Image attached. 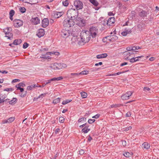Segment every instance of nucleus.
I'll use <instances>...</instances> for the list:
<instances>
[{"instance_id":"nucleus-1","label":"nucleus","mask_w":159,"mask_h":159,"mask_svg":"<svg viewBox=\"0 0 159 159\" xmlns=\"http://www.w3.org/2000/svg\"><path fill=\"white\" fill-rule=\"evenodd\" d=\"M98 30L95 27H92L89 29V31L82 32L80 33L81 41L84 43L88 42L91 38H95L96 37Z\"/></svg>"},{"instance_id":"nucleus-2","label":"nucleus","mask_w":159,"mask_h":159,"mask_svg":"<svg viewBox=\"0 0 159 159\" xmlns=\"http://www.w3.org/2000/svg\"><path fill=\"white\" fill-rule=\"evenodd\" d=\"M78 13V11L75 9L71 8L67 11V16L69 19L73 20L77 17Z\"/></svg>"},{"instance_id":"nucleus-3","label":"nucleus","mask_w":159,"mask_h":159,"mask_svg":"<svg viewBox=\"0 0 159 159\" xmlns=\"http://www.w3.org/2000/svg\"><path fill=\"white\" fill-rule=\"evenodd\" d=\"M63 24L64 26L69 28L74 25L75 21L72 20H71L70 19H66L64 20Z\"/></svg>"},{"instance_id":"nucleus-4","label":"nucleus","mask_w":159,"mask_h":159,"mask_svg":"<svg viewBox=\"0 0 159 159\" xmlns=\"http://www.w3.org/2000/svg\"><path fill=\"white\" fill-rule=\"evenodd\" d=\"M76 25L80 27H83L85 25V20L79 17H77L75 20Z\"/></svg>"},{"instance_id":"nucleus-5","label":"nucleus","mask_w":159,"mask_h":159,"mask_svg":"<svg viewBox=\"0 0 159 159\" xmlns=\"http://www.w3.org/2000/svg\"><path fill=\"white\" fill-rule=\"evenodd\" d=\"M61 35L62 37L64 38L72 36L71 31L66 29L62 30L61 32Z\"/></svg>"},{"instance_id":"nucleus-6","label":"nucleus","mask_w":159,"mask_h":159,"mask_svg":"<svg viewBox=\"0 0 159 159\" xmlns=\"http://www.w3.org/2000/svg\"><path fill=\"white\" fill-rule=\"evenodd\" d=\"M74 5L76 7V10H78L82 9L83 7V4L82 2L78 0H75L74 3Z\"/></svg>"},{"instance_id":"nucleus-7","label":"nucleus","mask_w":159,"mask_h":159,"mask_svg":"<svg viewBox=\"0 0 159 159\" xmlns=\"http://www.w3.org/2000/svg\"><path fill=\"white\" fill-rule=\"evenodd\" d=\"M14 26L15 27H19L22 26L23 25V22L19 19H15L13 21Z\"/></svg>"},{"instance_id":"nucleus-8","label":"nucleus","mask_w":159,"mask_h":159,"mask_svg":"<svg viewBox=\"0 0 159 159\" xmlns=\"http://www.w3.org/2000/svg\"><path fill=\"white\" fill-rule=\"evenodd\" d=\"M132 93L133 92L132 91L127 92L121 96V98L123 100L128 99Z\"/></svg>"},{"instance_id":"nucleus-9","label":"nucleus","mask_w":159,"mask_h":159,"mask_svg":"<svg viewBox=\"0 0 159 159\" xmlns=\"http://www.w3.org/2000/svg\"><path fill=\"white\" fill-rule=\"evenodd\" d=\"M32 23L36 25L40 23V20L38 17L33 16L31 20Z\"/></svg>"},{"instance_id":"nucleus-10","label":"nucleus","mask_w":159,"mask_h":159,"mask_svg":"<svg viewBox=\"0 0 159 159\" xmlns=\"http://www.w3.org/2000/svg\"><path fill=\"white\" fill-rule=\"evenodd\" d=\"M107 39L108 41L114 42L118 39V37L115 35H109L107 36Z\"/></svg>"},{"instance_id":"nucleus-11","label":"nucleus","mask_w":159,"mask_h":159,"mask_svg":"<svg viewBox=\"0 0 159 159\" xmlns=\"http://www.w3.org/2000/svg\"><path fill=\"white\" fill-rule=\"evenodd\" d=\"M45 34L44 30L43 29H39L37 32L36 35L39 37L40 38L44 36Z\"/></svg>"},{"instance_id":"nucleus-12","label":"nucleus","mask_w":159,"mask_h":159,"mask_svg":"<svg viewBox=\"0 0 159 159\" xmlns=\"http://www.w3.org/2000/svg\"><path fill=\"white\" fill-rule=\"evenodd\" d=\"M42 26L44 28L47 27L49 24V21L48 18H44L42 22Z\"/></svg>"},{"instance_id":"nucleus-13","label":"nucleus","mask_w":159,"mask_h":159,"mask_svg":"<svg viewBox=\"0 0 159 159\" xmlns=\"http://www.w3.org/2000/svg\"><path fill=\"white\" fill-rule=\"evenodd\" d=\"M6 97V95L5 94H2L0 95V104L3 105L4 102H6L7 99L3 100Z\"/></svg>"},{"instance_id":"nucleus-14","label":"nucleus","mask_w":159,"mask_h":159,"mask_svg":"<svg viewBox=\"0 0 159 159\" xmlns=\"http://www.w3.org/2000/svg\"><path fill=\"white\" fill-rule=\"evenodd\" d=\"M63 13L64 12L63 11H56L54 13L53 16L55 18H59L61 17L63 14Z\"/></svg>"},{"instance_id":"nucleus-15","label":"nucleus","mask_w":159,"mask_h":159,"mask_svg":"<svg viewBox=\"0 0 159 159\" xmlns=\"http://www.w3.org/2000/svg\"><path fill=\"white\" fill-rule=\"evenodd\" d=\"M115 19L114 17H111L107 20L108 26H110L115 22Z\"/></svg>"},{"instance_id":"nucleus-16","label":"nucleus","mask_w":159,"mask_h":159,"mask_svg":"<svg viewBox=\"0 0 159 159\" xmlns=\"http://www.w3.org/2000/svg\"><path fill=\"white\" fill-rule=\"evenodd\" d=\"M79 75L77 73H71L68 76L70 79H75L79 77Z\"/></svg>"},{"instance_id":"nucleus-17","label":"nucleus","mask_w":159,"mask_h":159,"mask_svg":"<svg viewBox=\"0 0 159 159\" xmlns=\"http://www.w3.org/2000/svg\"><path fill=\"white\" fill-rule=\"evenodd\" d=\"M11 30L12 29L10 27L6 28L3 29V32L6 35H7V34L9 33H11Z\"/></svg>"},{"instance_id":"nucleus-18","label":"nucleus","mask_w":159,"mask_h":159,"mask_svg":"<svg viewBox=\"0 0 159 159\" xmlns=\"http://www.w3.org/2000/svg\"><path fill=\"white\" fill-rule=\"evenodd\" d=\"M107 53H102L99 55H97L96 57L98 59H101L105 58L107 57Z\"/></svg>"},{"instance_id":"nucleus-19","label":"nucleus","mask_w":159,"mask_h":159,"mask_svg":"<svg viewBox=\"0 0 159 159\" xmlns=\"http://www.w3.org/2000/svg\"><path fill=\"white\" fill-rule=\"evenodd\" d=\"M89 127L88 125L85 126L82 129V132L84 134L87 133L90 130V129L88 128Z\"/></svg>"},{"instance_id":"nucleus-20","label":"nucleus","mask_w":159,"mask_h":159,"mask_svg":"<svg viewBox=\"0 0 159 159\" xmlns=\"http://www.w3.org/2000/svg\"><path fill=\"white\" fill-rule=\"evenodd\" d=\"M142 147L143 148H144L145 149H148L149 148L150 146L148 143L144 142L142 144Z\"/></svg>"},{"instance_id":"nucleus-21","label":"nucleus","mask_w":159,"mask_h":159,"mask_svg":"<svg viewBox=\"0 0 159 159\" xmlns=\"http://www.w3.org/2000/svg\"><path fill=\"white\" fill-rule=\"evenodd\" d=\"M22 42V40L19 39H15L13 43V44L16 45L20 44Z\"/></svg>"},{"instance_id":"nucleus-22","label":"nucleus","mask_w":159,"mask_h":159,"mask_svg":"<svg viewBox=\"0 0 159 159\" xmlns=\"http://www.w3.org/2000/svg\"><path fill=\"white\" fill-rule=\"evenodd\" d=\"M131 48L132 51L134 52L135 54L137 52H138V51H135V50L141 48L140 47L135 46H132L131 47Z\"/></svg>"},{"instance_id":"nucleus-23","label":"nucleus","mask_w":159,"mask_h":159,"mask_svg":"<svg viewBox=\"0 0 159 159\" xmlns=\"http://www.w3.org/2000/svg\"><path fill=\"white\" fill-rule=\"evenodd\" d=\"M139 15L141 17L144 18L146 16L147 13L145 11H142L139 13Z\"/></svg>"},{"instance_id":"nucleus-24","label":"nucleus","mask_w":159,"mask_h":159,"mask_svg":"<svg viewBox=\"0 0 159 159\" xmlns=\"http://www.w3.org/2000/svg\"><path fill=\"white\" fill-rule=\"evenodd\" d=\"M55 64L56 66H57V67L58 70L62 69L63 66V65H64V64H62L61 63H55Z\"/></svg>"},{"instance_id":"nucleus-25","label":"nucleus","mask_w":159,"mask_h":159,"mask_svg":"<svg viewBox=\"0 0 159 159\" xmlns=\"http://www.w3.org/2000/svg\"><path fill=\"white\" fill-rule=\"evenodd\" d=\"M59 53L57 52H47V55H51L52 54H54L57 56H58L59 55Z\"/></svg>"},{"instance_id":"nucleus-26","label":"nucleus","mask_w":159,"mask_h":159,"mask_svg":"<svg viewBox=\"0 0 159 159\" xmlns=\"http://www.w3.org/2000/svg\"><path fill=\"white\" fill-rule=\"evenodd\" d=\"M89 2L92 3L93 5L97 7L98 4V3L95 0H89Z\"/></svg>"},{"instance_id":"nucleus-27","label":"nucleus","mask_w":159,"mask_h":159,"mask_svg":"<svg viewBox=\"0 0 159 159\" xmlns=\"http://www.w3.org/2000/svg\"><path fill=\"white\" fill-rule=\"evenodd\" d=\"M63 79V77L62 76H59L57 78H53L51 80H52V81H59L62 80Z\"/></svg>"},{"instance_id":"nucleus-28","label":"nucleus","mask_w":159,"mask_h":159,"mask_svg":"<svg viewBox=\"0 0 159 159\" xmlns=\"http://www.w3.org/2000/svg\"><path fill=\"white\" fill-rule=\"evenodd\" d=\"M5 37H7L8 39L11 40L13 38L12 34V33L8 34L7 35H6Z\"/></svg>"},{"instance_id":"nucleus-29","label":"nucleus","mask_w":159,"mask_h":159,"mask_svg":"<svg viewBox=\"0 0 159 159\" xmlns=\"http://www.w3.org/2000/svg\"><path fill=\"white\" fill-rule=\"evenodd\" d=\"M60 98H57L53 100L52 103L54 104H56L60 102Z\"/></svg>"},{"instance_id":"nucleus-30","label":"nucleus","mask_w":159,"mask_h":159,"mask_svg":"<svg viewBox=\"0 0 159 159\" xmlns=\"http://www.w3.org/2000/svg\"><path fill=\"white\" fill-rule=\"evenodd\" d=\"M124 54L125 55L130 56V55L135 54V53L132 51H130V52H129V51H126L124 52Z\"/></svg>"},{"instance_id":"nucleus-31","label":"nucleus","mask_w":159,"mask_h":159,"mask_svg":"<svg viewBox=\"0 0 159 159\" xmlns=\"http://www.w3.org/2000/svg\"><path fill=\"white\" fill-rule=\"evenodd\" d=\"M16 101L17 99L16 98H14L12 100L9 102V103L11 104H14L16 102Z\"/></svg>"},{"instance_id":"nucleus-32","label":"nucleus","mask_w":159,"mask_h":159,"mask_svg":"<svg viewBox=\"0 0 159 159\" xmlns=\"http://www.w3.org/2000/svg\"><path fill=\"white\" fill-rule=\"evenodd\" d=\"M89 73V71L87 70H84L82 71H81V72L79 73V74L80 75H87Z\"/></svg>"},{"instance_id":"nucleus-33","label":"nucleus","mask_w":159,"mask_h":159,"mask_svg":"<svg viewBox=\"0 0 159 159\" xmlns=\"http://www.w3.org/2000/svg\"><path fill=\"white\" fill-rule=\"evenodd\" d=\"M47 53L45 54H42L40 57V58L45 59L50 58V57L49 56H47Z\"/></svg>"},{"instance_id":"nucleus-34","label":"nucleus","mask_w":159,"mask_h":159,"mask_svg":"<svg viewBox=\"0 0 159 159\" xmlns=\"http://www.w3.org/2000/svg\"><path fill=\"white\" fill-rule=\"evenodd\" d=\"M81 97L83 98H85L87 97V93L84 92H82L80 93Z\"/></svg>"},{"instance_id":"nucleus-35","label":"nucleus","mask_w":159,"mask_h":159,"mask_svg":"<svg viewBox=\"0 0 159 159\" xmlns=\"http://www.w3.org/2000/svg\"><path fill=\"white\" fill-rule=\"evenodd\" d=\"M19 10L20 12L22 13H25L26 11L25 8L23 7H20L19 8Z\"/></svg>"},{"instance_id":"nucleus-36","label":"nucleus","mask_w":159,"mask_h":159,"mask_svg":"<svg viewBox=\"0 0 159 159\" xmlns=\"http://www.w3.org/2000/svg\"><path fill=\"white\" fill-rule=\"evenodd\" d=\"M123 155L125 157H129L131 156V154L128 152H125Z\"/></svg>"},{"instance_id":"nucleus-37","label":"nucleus","mask_w":159,"mask_h":159,"mask_svg":"<svg viewBox=\"0 0 159 159\" xmlns=\"http://www.w3.org/2000/svg\"><path fill=\"white\" fill-rule=\"evenodd\" d=\"M71 101H72V100H69V99L66 100L65 101H63V102H62V104L63 105H65V104H67V103L70 102Z\"/></svg>"},{"instance_id":"nucleus-38","label":"nucleus","mask_w":159,"mask_h":159,"mask_svg":"<svg viewBox=\"0 0 159 159\" xmlns=\"http://www.w3.org/2000/svg\"><path fill=\"white\" fill-rule=\"evenodd\" d=\"M62 4L64 6L67 7L69 4V1L68 0H66L64 2H63Z\"/></svg>"},{"instance_id":"nucleus-39","label":"nucleus","mask_w":159,"mask_h":159,"mask_svg":"<svg viewBox=\"0 0 159 159\" xmlns=\"http://www.w3.org/2000/svg\"><path fill=\"white\" fill-rule=\"evenodd\" d=\"M15 120L14 117H11L8 119V123H10L13 122Z\"/></svg>"},{"instance_id":"nucleus-40","label":"nucleus","mask_w":159,"mask_h":159,"mask_svg":"<svg viewBox=\"0 0 159 159\" xmlns=\"http://www.w3.org/2000/svg\"><path fill=\"white\" fill-rule=\"evenodd\" d=\"M16 87L17 88V90H20V91L21 92H23L24 90V89L23 88L17 86V85H16Z\"/></svg>"},{"instance_id":"nucleus-41","label":"nucleus","mask_w":159,"mask_h":159,"mask_svg":"<svg viewBox=\"0 0 159 159\" xmlns=\"http://www.w3.org/2000/svg\"><path fill=\"white\" fill-rule=\"evenodd\" d=\"M65 119L63 117H60L59 118V121L61 123H63Z\"/></svg>"},{"instance_id":"nucleus-42","label":"nucleus","mask_w":159,"mask_h":159,"mask_svg":"<svg viewBox=\"0 0 159 159\" xmlns=\"http://www.w3.org/2000/svg\"><path fill=\"white\" fill-rule=\"evenodd\" d=\"M15 13V11L13 10H11L9 12V15L13 16Z\"/></svg>"},{"instance_id":"nucleus-43","label":"nucleus","mask_w":159,"mask_h":159,"mask_svg":"<svg viewBox=\"0 0 159 159\" xmlns=\"http://www.w3.org/2000/svg\"><path fill=\"white\" fill-rule=\"evenodd\" d=\"M28 46L29 44L27 43H25L23 45V48H26L28 47Z\"/></svg>"},{"instance_id":"nucleus-44","label":"nucleus","mask_w":159,"mask_h":159,"mask_svg":"<svg viewBox=\"0 0 159 159\" xmlns=\"http://www.w3.org/2000/svg\"><path fill=\"white\" fill-rule=\"evenodd\" d=\"M95 121V119H90L88 121V122L89 124H92Z\"/></svg>"},{"instance_id":"nucleus-45","label":"nucleus","mask_w":159,"mask_h":159,"mask_svg":"<svg viewBox=\"0 0 159 159\" xmlns=\"http://www.w3.org/2000/svg\"><path fill=\"white\" fill-rule=\"evenodd\" d=\"M33 88V85H31L30 86H28L27 88V90H31Z\"/></svg>"},{"instance_id":"nucleus-46","label":"nucleus","mask_w":159,"mask_h":159,"mask_svg":"<svg viewBox=\"0 0 159 159\" xmlns=\"http://www.w3.org/2000/svg\"><path fill=\"white\" fill-rule=\"evenodd\" d=\"M86 120V118H84V117L82 118L79 119V120H78V122H81L82 121H84V120Z\"/></svg>"},{"instance_id":"nucleus-47","label":"nucleus","mask_w":159,"mask_h":159,"mask_svg":"<svg viewBox=\"0 0 159 159\" xmlns=\"http://www.w3.org/2000/svg\"><path fill=\"white\" fill-rule=\"evenodd\" d=\"M132 129V127L130 126H129L128 127H126L123 129L125 131H127L129 129Z\"/></svg>"},{"instance_id":"nucleus-48","label":"nucleus","mask_w":159,"mask_h":159,"mask_svg":"<svg viewBox=\"0 0 159 159\" xmlns=\"http://www.w3.org/2000/svg\"><path fill=\"white\" fill-rule=\"evenodd\" d=\"M107 23V20L106 19H105L104 20V21H103V23H102V24L104 25H108V24Z\"/></svg>"},{"instance_id":"nucleus-49","label":"nucleus","mask_w":159,"mask_h":159,"mask_svg":"<svg viewBox=\"0 0 159 159\" xmlns=\"http://www.w3.org/2000/svg\"><path fill=\"white\" fill-rule=\"evenodd\" d=\"M17 86L19 87H24L25 86V84L23 83H20L19 84L17 85Z\"/></svg>"},{"instance_id":"nucleus-50","label":"nucleus","mask_w":159,"mask_h":159,"mask_svg":"<svg viewBox=\"0 0 159 159\" xmlns=\"http://www.w3.org/2000/svg\"><path fill=\"white\" fill-rule=\"evenodd\" d=\"M13 90V89H12V88H7V89H4V91H11Z\"/></svg>"},{"instance_id":"nucleus-51","label":"nucleus","mask_w":159,"mask_h":159,"mask_svg":"<svg viewBox=\"0 0 159 159\" xmlns=\"http://www.w3.org/2000/svg\"><path fill=\"white\" fill-rule=\"evenodd\" d=\"M122 143V144L123 146H125L126 145V142L124 140H122L121 141Z\"/></svg>"},{"instance_id":"nucleus-52","label":"nucleus","mask_w":159,"mask_h":159,"mask_svg":"<svg viewBox=\"0 0 159 159\" xmlns=\"http://www.w3.org/2000/svg\"><path fill=\"white\" fill-rule=\"evenodd\" d=\"M125 31L126 32H127V34H130L132 32L131 30L130 29H128V30L125 29Z\"/></svg>"},{"instance_id":"nucleus-53","label":"nucleus","mask_w":159,"mask_h":159,"mask_svg":"<svg viewBox=\"0 0 159 159\" xmlns=\"http://www.w3.org/2000/svg\"><path fill=\"white\" fill-rule=\"evenodd\" d=\"M100 116V114H97L95 115V116H93L92 117V118L97 119V118H98Z\"/></svg>"},{"instance_id":"nucleus-54","label":"nucleus","mask_w":159,"mask_h":159,"mask_svg":"<svg viewBox=\"0 0 159 159\" xmlns=\"http://www.w3.org/2000/svg\"><path fill=\"white\" fill-rule=\"evenodd\" d=\"M143 90L145 91H147L150 90V89L148 87H145L143 88Z\"/></svg>"},{"instance_id":"nucleus-55","label":"nucleus","mask_w":159,"mask_h":159,"mask_svg":"<svg viewBox=\"0 0 159 159\" xmlns=\"http://www.w3.org/2000/svg\"><path fill=\"white\" fill-rule=\"evenodd\" d=\"M102 40L104 42H107V41L108 40H107V36L104 37L103 38Z\"/></svg>"},{"instance_id":"nucleus-56","label":"nucleus","mask_w":159,"mask_h":159,"mask_svg":"<svg viewBox=\"0 0 159 159\" xmlns=\"http://www.w3.org/2000/svg\"><path fill=\"white\" fill-rule=\"evenodd\" d=\"M2 124L8 123V120H3L2 121Z\"/></svg>"},{"instance_id":"nucleus-57","label":"nucleus","mask_w":159,"mask_h":159,"mask_svg":"<svg viewBox=\"0 0 159 159\" xmlns=\"http://www.w3.org/2000/svg\"><path fill=\"white\" fill-rule=\"evenodd\" d=\"M84 150H82V149H81L80 151H79V154H80V155H83L84 154Z\"/></svg>"},{"instance_id":"nucleus-58","label":"nucleus","mask_w":159,"mask_h":159,"mask_svg":"<svg viewBox=\"0 0 159 159\" xmlns=\"http://www.w3.org/2000/svg\"><path fill=\"white\" fill-rule=\"evenodd\" d=\"M121 34L123 36H125L127 35V32H126L125 31H123L121 33Z\"/></svg>"},{"instance_id":"nucleus-59","label":"nucleus","mask_w":159,"mask_h":159,"mask_svg":"<svg viewBox=\"0 0 159 159\" xmlns=\"http://www.w3.org/2000/svg\"><path fill=\"white\" fill-rule=\"evenodd\" d=\"M130 61L131 63H134L135 62V60L134 59V57H133L132 58L130 59Z\"/></svg>"},{"instance_id":"nucleus-60","label":"nucleus","mask_w":159,"mask_h":159,"mask_svg":"<svg viewBox=\"0 0 159 159\" xmlns=\"http://www.w3.org/2000/svg\"><path fill=\"white\" fill-rule=\"evenodd\" d=\"M48 67L51 69H54V63L51 64L50 66H49Z\"/></svg>"},{"instance_id":"nucleus-61","label":"nucleus","mask_w":159,"mask_h":159,"mask_svg":"<svg viewBox=\"0 0 159 159\" xmlns=\"http://www.w3.org/2000/svg\"><path fill=\"white\" fill-rule=\"evenodd\" d=\"M102 62H99L98 63H96L95 64V66H98L99 65H102Z\"/></svg>"},{"instance_id":"nucleus-62","label":"nucleus","mask_w":159,"mask_h":159,"mask_svg":"<svg viewBox=\"0 0 159 159\" xmlns=\"http://www.w3.org/2000/svg\"><path fill=\"white\" fill-rule=\"evenodd\" d=\"M126 49L128 51H132L131 47H128Z\"/></svg>"},{"instance_id":"nucleus-63","label":"nucleus","mask_w":159,"mask_h":159,"mask_svg":"<svg viewBox=\"0 0 159 159\" xmlns=\"http://www.w3.org/2000/svg\"><path fill=\"white\" fill-rule=\"evenodd\" d=\"M127 64H128V63L127 62H124V63H121L120 64V66H123L126 65Z\"/></svg>"},{"instance_id":"nucleus-64","label":"nucleus","mask_w":159,"mask_h":159,"mask_svg":"<svg viewBox=\"0 0 159 159\" xmlns=\"http://www.w3.org/2000/svg\"><path fill=\"white\" fill-rule=\"evenodd\" d=\"M131 115V114L130 112H128L126 114V116L127 117L130 116Z\"/></svg>"}]
</instances>
